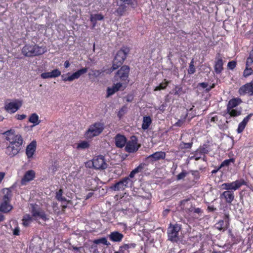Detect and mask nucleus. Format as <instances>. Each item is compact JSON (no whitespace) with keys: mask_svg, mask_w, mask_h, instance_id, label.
Masks as SVG:
<instances>
[{"mask_svg":"<svg viewBox=\"0 0 253 253\" xmlns=\"http://www.w3.org/2000/svg\"><path fill=\"white\" fill-rule=\"evenodd\" d=\"M93 245L91 246V248H94L95 250L97 249V244H102L106 246H109L110 243L107 241L105 237H102L99 239L94 240L92 241Z\"/></svg>","mask_w":253,"mask_h":253,"instance_id":"nucleus-26","label":"nucleus"},{"mask_svg":"<svg viewBox=\"0 0 253 253\" xmlns=\"http://www.w3.org/2000/svg\"><path fill=\"white\" fill-rule=\"evenodd\" d=\"M115 145L117 148H122L124 147L127 142L126 137L122 134L118 133L114 137Z\"/></svg>","mask_w":253,"mask_h":253,"instance_id":"nucleus-18","label":"nucleus"},{"mask_svg":"<svg viewBox=\"0 0 253 253\" xmlns=\"http://www.w3.org/2000/svg\"><path fill=\"white\" fill-rule=\"evenodd\" d=\"M242 102L241 99L236 98L230 100L228 103L227 110H230V109H233Z\"/></svg>","mask_w":253,"mask_h":253,"instance_id":"nucleus-30","label":"nucleus"},{"mask_svg":"<svg viewBox=\"0 0 253 253\" xmlns=\"http://www.w3.org/2000/svg\"><path fill=\"white\" fill-rule=\"evenodd\" d=\"M29 122L33 124L32 127L38 125L41 123L39 116L35 113H32L29 117Z\"/></svg>","mask_w":253,"mask_h":253,"instance_id":"nucleus-29","label":"nucleus"},{"mask_svg":"<svg viewBox=\"0 0 253 253\" xmlns=\"http://www.w3.org/2000/svg\"><path fill=\"white\" fill-rule=\"evenodd\" d=\"M152 123V120L149 116H144L143 119L142 128L143 130L147 129Z\"/></svg>","mask_w":253,"mask_h":253,"instance_id":"nucleus-31","label":"nucleus"},{"mask_svg":"<svg viewBox=\"0 0 253 253\" xmlns=\"http://www.w3.org/2000/svg\"><path fill=\"white\" fill-rule=\"evenodd\" d=\"M69 203H68L67 202H66V203L65 204H63V202H62V205H61V208H62V210L63 211H65V209L67 208L68 207V204H69ZM70 204H72V203H70Z\"/></svg>","mask_w":253,"mask_h":253,"instance_id":"nucleus-56","label":"nucleus"},{"mask_svg":"<svg viewBox=\"0 0 253 253\" xmlns=\"http://www.w3.org/2000/svg\"><path fill=\"white\" fill-rule=\"evenodd\" d=\"M253 73V70L252 68L251 67H247L246 66V69L244 71V76L245 77H247L250 75H251Z\"/></svg>","mask_w":253,"mask_h":253,"instance_id":"nucleus-41","label":"nucleus"},{"mask_svg":"<svg viewBox=\"0 0 253 253\" xmlns=\"http://www.w3.org/2000/svg\"><path fill=\"white\" fill-rule=\"evenodd\" d=\"M180 229V226L177 224L170 226L168 229L169 239L172 242H177L179 240L178 234Z\"/></svg>","mask_w":253,"mask_h":253,"instance_id":"nucleus-10","label":"nucleus"},{"mask_svg":"<svg viewBox=\"0 0 253 253\" xmlns=\"http://www.w3.org/2000/svg\"><path fill=\"white\" fill-rule=\"evenodd\" d=\"M236 63L235 61H232L230 62H229L228 63V67L230 69H233L236 67Z\"/></svg>","mask_w":253,"mask_h":253,"instance_id":"nucleus-51","label":"nucleus"},{"mask_svg":"<svg viewBox=\"0 0 253 253\" xmlns=\"http://www.w3.org/2000/svg\"><path fill=\"white\" fill-rule=\"evenodd\" d=\"M5 176V173L4 172H0V184L4 179Z\"/></svg>","mask_w":253,"mask_h":253,"instance_id":"nucleus-57","label":"nucleus"},{"mask_svg":"<svg viewBox=\"0 0 253 253\" xmlns=\"http://www.w3.org/2000/svg\"><path fill=\"white\" fill-rule=\"evenodd\" d=\"M216 227L219 230H224L228 227H226V223L224 224V221L223 220H221L216 224Z\"/></svg>","mask_w":253,"mask_h":253,"instance_id":"nucleus-35","label":"nucleus"},{"mask_svg":"<svg viewBox=\"0 0 253 253\" xmlns=\"http://www.w3.org/2000/svg\"><path fill=\"white\" fill-rule=\"evenodd\" d=\"M45 47L39 46L35 43L26 44L22 49V53L27 57L42 55L46 52Z\"/></svg>","mask_w":253,"mask_h":253,"instance_id":"nucleus-3","label":"nucleus"},{"mask_svg":"<svg viewBox=\"0 0 253 253\" xmlns=\"http://www.w3.org/2000/svg\"><path fill=\"white\" fill-rule=\"evenodd\" d=\"M166 156V154L164 152H159V159H164Z\"/></svg>","mask_w":253,"mask_h":253,"instance_id":"nucleus-58","label":"nucleus"},{"mask_svg":"<svg viewBox=\"0 0 253 253\" xmlns=\"http://www.w3.org/2000/svg\"><path fill=\"white\" fill-rule=\"evenodd\" d=\"M35 172L33 170L27 171L21 180V184L25 185L27 183L33 180L35 177Z\"/></svg>","mask_w":253,"mask_h":253,"instance_id":"nucleus-17","label":"nucleus"},{"mask_svg":"<svg viewBox=\"0 0 253 253\" xmlns=\"http://www.w3.org/2000/svg\"><path fill=\"white\" fill-rule=\"evenodd\" d=\"M133 99V96L132 95H127L126 97V101L128 102H130Z\"/></svg>","mask_w":253,"mask_h":253,"instance_id":"nucleus-54","label":"nucleus"},{"mask_svg":"<svg viewBox=\"0 0 253 253\" xmlns=\"http://www.w3.org/2000/svg\"><path fill=\"white\" fill-rule=\"evenodd\" d=\"M224 220L226 223V227H228L229 224V215L228 214H225L224 215Z\"/></svg>","mask_w":253,"mask_h":253,"instance_id":"nucleus-52","label":"nucleus"},{"mask_svg":"<svg viewBox=\"0 0 253 253\" xmlns=\"http://www.w3.org/2000/svg\"><path fill=\"white\" fill-rule=\"evenodd\" d=\"M2 193L4 194L2 198V202L10 203L12 197L11 190L9 188H3L2 189Z\"/></svg>","mask_w":253,"mask_h":253,"instance_id":"nucleus-24","label":"nucleus"},{"mask_svg":"<svg viewBox=\"0 0 253 253\" xmlns=\"http://www.w3.org/2000/svg\"><path fill=\"white\" fill-rule=\"evenodd\" d=\"M5 140L9 142L5 149V153L10 158L14 157L19 153L24 142L22 136L19 134H15L11 130L4 132Z\"/></svg>","mask_w":253,"mask_h":253,"instance_id":"nucleus-1","label":"nucleus"},{"mask_svg":"<svg viewBox=\"0 0 253 253\" xmlns=\"http://www.w3.org/2000/svg\"><path fill=\"white\" fill-rule=\"evenodd\" d=\"M103 72L102 70H91V73L88 74L89 76L91 77L92 76L94 78H97Z\"/></svg>","mask_w":253,"mask_h":253,"instance_id":"nucleus-33","label":"nucleus"},{"mask_svg":"<svg viewBox=\"0 0 253 253\" xmlns=\"http://www.w3.org/2000/svg\"><path fill=\"white\" fill-rule=\"evenodd\" d=\"M55 198L56 199L61 202H67L68 203H71V201L67 200V199L63 196V190L60 189L58 191L56 192Z\"/></svg>","mask_w":253,"mask_h":253,"instance_id":"nucleus-25","label":"nucleus"},{"mask_svg":"<svg viewBox=\"0 0 253 253\" xmlns=\"http://www.w3.org/2000/svg\"><path fill=\"white\" fill-rule=\"evenodd\" d=\"M22 105V101L18 99H15L14 101L5 103L4 109L8 113L11 114L14 113L19 109Z\"/></svg>","mask_w":253,"mask_h":253,"instance_id":"nucleus-11","label":"nucleus"},{"mask_svg":"<svg viewBox=\"0 0 253 253\" xmlns=\"http://www.w3.org/2000/svg\"><path fill=\"white\" fill-rule=\"evenodd\" d=\"M192 144H193L192 142H190V143L182 142L180 144V148L181 149H189V148H190L192 147Z\"/></svg>","mask_w":253,"mask_h":253,"instance_id":"nucleus-40","label":"nucleus"},{"mask_svg":"<svg viewBox=\"0 0 253 253\" xmlns=\"http://www.w3.org/2000/svg\"><path fill=\"white\" fill-rule=\"evenodd\" d=\"M169 83V81H168L166 80H164V82H162L161 83L159 84V90L161 89H165Z\"/></svg>","mask_w":253,"mask_h":253,"instance_id":"nucleus-42","label":"nucleus"},{"mask_svg":"<svg viewBox=\"0 0 253 253\" xmlns=\"http://www.w3.org/2000/svg\"><path fill=\"white\" fill-rule=\"evenodd\" d=\"M158 160V152H156L152 155L147 157L145 160V163H140L138 166L133 169L129 173V177L133 178L135 175L138 173H144L145 174H149L151 169L149 168V164H153Z\"/></svg>","mask_w":253,"mask_h":253,"instance_id":"nucleus-2","label":"nucleus"},{"mask_svg":"<svg viewBox=\"0 0 253 253\" xmlns=\"http://www.w3.org/2000/svg\"><path fill=\"white\" fill-rule=\"evenodd\" d=\"M19 232H20L19 229L18 227H17L14 229V230H13V233L14 235H19Z\"/></svg>","mask_w":253,"mask_h":253,"instance_id":"nucleus-59","label":"nucleus"},{"mask_svg":"<svg viewBox=\"0 0 253 253\" xmlns=\"http://www.w3.org/2000/svg\"><path fill=\"white\" fill-rule=\"evenodd\" d=\"M104 129V123L99 122H95L89 126L85 132V135L88 138H93L100 134Z\"/></svg>","mask_w":253,"mask_h":253,"instance_id":"nucleus-7","label":"nucleus"},{"mask_svg":"<svg viewBox=\"0 0 253 253\" xmlns=\"http://www.w3.org/2000/svg\"><path fill=\"white\" fill-rule=\"evenodd\" d=\"M252 114H250V115H248L246 118H245L244 119V120H243L242 122H244L247 125V123L248 122V121L250 119V118L252 117Z\"/></svg>","mask_w":253,"mask_h":253,"instance_id":"nucleus-53","label":"nucleus"},{"mask_svg":"<svg viewBox=\"0 0 253 253\" xmlns=\"http://www.w3.org/2000/svg\"><path fill=\"white\" fill-rule=\"evenodd\" d=\"M122 87L124 88L122 83H117L114 84L112 87H108L107 89V97L114 94L115 92L119 90ZM123 89H124V88Z\"/></svg>","mask_w":253,"mask_h":253,"instance_id":"nucleus-20","label":"nucleus"},{"mask_svg":"<svg viewBox=\"0 0 253 253\" xmlns=\"http://www.w3.org/2000/svg\"><path fill=\"white\" fill-rule=\"evenodd\" d=\"M108 237L111 241L120 242L122 241L124 238V235L118 231H114L111 232Z\"/></svg>","mask_w":253,"mask_h":253,"instance_id":"nucleus-21","label":"nucleus"},{"mask_svg":"<svg viewBox=\"0 0 253 253\" xmlns=\"http://www.w3.org/2000/svg\"><path fill=\"white\" fill-rule=\"evenodd\" d=\"M72 248L73 250H74L75 251H80L81 249H83V248L82 247H75V246H72Z\"/></svg>","mask_w":253,"mask_h":253,"instance_id":"nucleus-62","label":"nucleus"},{"mask_svg":"<svg viewBox=\"0 0 253 253\" xmlns=\"http://www.w3.org/2000/svg\"><path fill=\"white\" fill-rule=\"evenodd\" d=\"M23 225L26 227L30 225L32 221V218L29 214L25 215L22 219Z\"/></svg>","mask_w":253,"mask_h":253,"instance_id":"nucleus-32","label":"nucleus"},{"mask_svg":"<svg viewBox=\"0 0 253 253\" xmlns=\"http://www.w3.org/2000/svg\"><path fill=\"white\" fill-rule=\"evenodd\" d=\"M41 77L42 79H43L52 78L50 72L42 73V74H41Z\"/></svg>","mask_w":253,"mask_h":253,"instance_id":"nucleus-45","label":"nucleus"},{"mask_svg":"<svg viewBox=\"0 0 253 253\" xmlns=\"http://www.w3.org/2000/svg\"><path fill=\"white\" fill-rule=\"evenodd\" d=\"M246 126V124L244 122H241L238 126V128L237 129V131L238 133L242 132L243 130L244 129L245 126Z\"/></svg>","mask_w":253,"mask_h":253,"instance_id":"nucleus-43","label":"nucleus"},{"mask_svg":"<svg viewBox=\"0 0 253 253\" xmlns=\"http://www.w3.org/2000/svg\"><path fill=\"white\" fill-rule=\"evenodd\" d=\"M195 72V69L194 65V60H193V59H192L189 64V69L188 70V73L189 74H192L194 73Z\"/></svg>","mask_w":253,"mask_h":253,"instance_id":"nucleus-39","label":"nucleus"},{"mask_svg":"<svg viewBox=\"0 0 253 253\" xmlns=\"http://www.w3.org/2000/svg\"><path fill=\"white\" fill-rule=\"evenodd\" d=\"M200 152L202 153L206 154L208 152V150L206 148L203 147L201 148Z\"/></svg>","mask_w":253,"mask_h":253,"instance_id":"nucleus-61","label":"nucleus"},{"mask_svg":"<svg viewBox=\"0 0 253 253\" xmlns=\"http://www.w3.org/2000/svg\"><path fill=\"white\" fill-rule=\"evenodd\" d=\"M31 213L32 216L35 218H39L42 219L44 221H46L49 219L47 215L43 211L37 210L34 208L32 209Z\"/></svg>","mask_w":253,"mask_h":253,"instance_id":"nucleus-19","label":"nucleus"},{"mask_svg":"<svg viewBox=\"0 0 253 253\" xmlns=\"http://www.w3.org/2000/svg\"><path fill=\"white\" fill-rule=\"evenodd\" d=\"M70 63L69 61L68 60H66L64 64L65 68H67L70 66Z\"/></svg>","mask_w":253,"mask_h":253,"instance_id":"nucleus-63","label":"nucleus"},{"mask_svg":"<svg viewBox=\"0 0 253 253\" xmlns=\"http://www.w3.org/2000/svg\"><path fill=\"white\" fill-rule=\"evenodd\" d=\"M187 175V172L185 171H183L177 176V179L180 180L184 178Z\"/></svg>","mask_w":253,"mask_h":253,"instance_id":"nucleus-49","label":"nucleus"},{"mask_svg":"<svg viewBox=\"0 0 253 253\" xmlns=\"http://www.w3.org/2000/svg\"><path fill=\"white\" fill-rule=\"evenodd\" d=\"M125 150L129 153L136 152L140 147V145L138 143V139L136 136H131L129 140L126 142Z\"/></svg>","mask_w":253,"mask_h":253,"instance_id":"nucleus-9","label":"nucleus"},{"mask_svg":"<svg viewBox=\"0 0 253 253\" xmlns=\"http://www.w3.org/2000/svg\"><path fill=\"white\" fill-rule=\"evenodd\" d=\"M36 148L37 142L35 140L32 141L27 146L25 153L28 159L33 158V156L36 152Z\"/></svg>","mask_w":253,"mask_h":253,"instance_id":"nucleus-16","label":"nucleus"},{"mask_svg":"<svg viewBox=\"0 0 253 253\" xmlns=\"http://www.w3.org/2000/svg\"><path fill=\"white\" fill-rule=\"evenodd\" d=\"M138 5L137 0H119L115 13L119 16L124 15L130 8L135 9Z\"/></svg>","mask_w":253,"mask_h":253,"instance_id":"nucleus-4","label":"nucleus"},{"mask_svg":"<svg viewBox=\"0 0 253 253\" xmlns=\"http://www.w3.org/2000/svg\"><path fill=\"white\" fill-rule=\"evenodd\" d=\"M220 197L221 198H224L226 202L228 204H231L234 199V193L231 191L226 190L223 192Z\"/></svg>","mask_w":253,"mask_h":253,"instance_id":"nucleus-23","label":"nucleus"},{"mask_svg":"<svg viewBox=\"0 0 253 253\" xmlns=\"http://www.w3.org/2000/svg\"><path fill=\"white\" fill-rule=\"evenodd\" d=\"M189 211L190 212H193L194 213H198V214H199L202 212L200 208H194L193 207H191L189 209Z\"/></svg>","mask_w":253,"mask_h":253,"instance_id":"nucleus-48","label":"nucleus"},{"mask_svg":"<svg viewBox=\"0 0 253 253\" xmlns=\"http://www.w3.org/2000/svg\"><path fill=\"white\" fill-rule=\"evenodd\" d=\"M104 19V16L101 14H91L90 21L92 24V27L94 28L96 24L97 21H101Z\"/></svg>","mask_w":253,"mask_h":253,"instance_id":"nucleus-27","label":"nucleus"},{"mask_svg":"<svg viewBox=\"0 0 253 253\" xmlns=\"http://www.w3.org/2000/svg\"><path fill=\"white\" fill-rule=\"evenodd\" d=\"M129 51V48L125 46L117 51L113 61L112 66L113 70L117 69L123 65Z\"/></svg>","mask_w":253,"mask_h":253,"instance_id":"nucleus-5","label":"nucleus"},{"mask_svg":"<svg viewBox=\"0 0 253 253\" xmlns=\"http://www.w3.org/2000/svg\"><path fill=\"white\" fill-rule=\"evenodd\" d=\"M182 88L178 86H176L173 90V93L175 95H179L181 94Z\"/></svg>","mask_w":253,"mask_h":253,"instance_id":"nucleus-46","label":"nucleus"},{"mask_svg":"<svg viewBox=\"0 0 253 253\" xmlns=\"http://www.w3.org/2000/svg\"><path fill=\"white\" fill-rule=\"evenodd\" d=\"M87 71V68L86 67L83 68L81 69L78 70L75 73H73L72 75L66 77L64 75L61 76L62 79L64 82H72L75 79H79L82 75L86 73Z\"/></svg>","mask_w":253,"mask_h":253,"instance_id":"nucleus-13","label":"nucleus"},{"mask_svg":"<svg viewBox=\"0 0 253 253\" xmlns=\"http://www.w3.org/2000/svg\"><path fill=\"white\" fill-rule=\"evenodd\" d=\"M93 167L96 169H104L107 167V164L106 163L104 157L98 156L94 157L92 161Z\"/></svg>","mask_w":253,"mask_h":253,"instance_id":"nucleus-12","label":"nucleus"},{"mask_svg":"<svg viewBox=\"0 0 253 253\" xmlns=\"http://www.w3.org/2000/svg\"><path fill=\"white\" fill-rule=\"evenodd\" d=\"M227 113H229V114L231 117L238 116L241 114V111H238L234 109H230L229 111L228 110H227Z\"/></svg>","mask_w":253,"mask_h":253,"instance_id":"nucleus-34","label":"nucleus"},{"mask_svg":"<svg viewBox=\"0 0 253 253\" xmlns=\"http://www.w3.org/2000/svg\"><path fill=\"white\" fill-rule=\"evenodd\" d=\"M239 92L240 95H245L248 94L249 95H253V80L250 83L241 86L239 90Z\"/></svg>","mask_w":253,"mask_h":253,"instance_id":"nucleus-15","label":"nucleus"},{"mask_svg":"<svg viewBox=\"0 0 253 253\" xmlns=\"http://www.w3.org/2000/svg\"><path fill=\"white\" fill-rule=\"evenodd\" d=\"M13 207L8 202H2L0 205V211L3 213H8L12 210Z\"/></svg>","mask_w":253,"mask_h":253,"instance_id":"nucleus-28","label":"nucleus"},{"mask_svg":"<svg viewBox=\"0 0 253 253\" xmlns=\"http://www.w3.org/2000/svg\"><path fill=\"white\" fill-rule=\"evenodd\" d=\"M123 247V245L120 247L119 252H120L121 253H125V251L127 250L123 249L122 248Z\"/></svg>","mask_w":253,"mask_h":253,"instance_id":"nucleus-60","label":"nucleus"},{"mask_svg":"<svg viewBox=\"0 0 253 253\" xmlns=\"http://www.w3.org/2000/svg\"><path fill=\"white\" fill-rule=\"evenodd\" d=\"M136 247L135 243L126 244L123 245V249L128 250L130 248H134Z\"/></svg>","mask_w":253,"mask_h":253,"instance_id":"nucleus-44","label":"nucleus"},{"mask_svg":"<svg viewBox=\"0 0 253 253\" xmlns=\"http://www.w3.org/2000/svg\"><path fill=\"white\" fill-rule=\"evenodd\" d=\"M245 182L243 179L236 180L231 183H224L222 184L223 189L227 191L236 190L242 185L245 184Z\"/></svg>","mask_w":253,"mask_h":253,"instance_id":"nucleus-14","label":"nucleus"},{"mask_svg":"<svg viewBox=\"0 0 253 253\" xmlns=\"http://www.w3.org/2000/svg\"><path fill=\"white\" fill-rule=\"evenodd\" d=\"M234 162V159L233 158L229 159L228 160H224L222 163L221 164L219 169H221L222 167H227L232 162L233 163Z\"/></svg>","mask_w":253,"mask_h":253,"instance_id":"nucleus-36","label":"nucleus"},{"mask_svg":"<svg viewBox=\"0 0 253 253\" xmlns=\"http://www.w3.org/2000/svg\"><path fill=\"white\" fill-rule=\"evenodd\" d=\"M198 86L202 87L203 88H206L208 86V84L206 83H199Z\"/></svg>","mask_w":253,"mask_h":253,"instance_id":"nucleus-55","label":"nucleus"},{"mask_svg":"<svg viewBox=\"0 0 253 253\" xmlns=\"http://www.w3.org/2000/svg\"><path fill=\"white\" fill-rule=\"evenodd\" d=\"M128 176L125 177L121 179L118 182L112 184L110 188L111 190L114 191H120L124 190L126 188L130 187L133 185V181Z\"/></svg>","mask_w":253,"mask_h":253,"instance_id":"nucleus-8","label":"nucleus"},{"mask_svg":"<svg viewBox=\"0 0 253 253\" xmlns=\"http://www.w3.org/2000/svg\"><path fill=\"white\" fill-rule=\"evenodd\" d=\"M89 146V143L87 141H84L78 144L77 148L81 149H85L88 148Z\"/></svg>","mask_w":253,"mask_h":253,"instance_id":"nucleus-37","label":"nucleus"},{"mask_svg":"<svg viewBox=\"0 0 253 253\" xmlns=\"http://www.w3.org/2000/svg\"><path fill=\"white\" fill-rule=\"evenodd\" d=\"M51 76L52 78H56L61 75V72L57 69H54L50 72Z\"/></svg>","mask_w":253,"mask_h":253,"instance_id":"nucleus-38","label":"nucleus"},{"mask_svg":"<svg viewBox=\"0 0 253 253\" xmlns=\"http://www.w3.org/2000/svg\"><path fill=\"white\" fill-rule=\"evenodd\" d=\"M130 69L128 66H122L117 71L114 76V79L115 82L119 83H122L125 89L129 82V73Z\"/></svg>","mask_w":253,"mask_h":253,"instance_id":"nucleus-6","label":"nucleus"},{"mask_svg":"<svg viewBox=\"0 0 253 253\" xmlns=\"http://www.w3.org/2000/svg\"><path fill=\"white\" fill-rule=\"evenodd\" d=\"M93 193L92 192H89L88 193L86 197H85V199L87 200V199H89L90 197H91L93 195Z\"/></svg>","mask_w":253,"mask_h":253,"instance_id":"nucleus-64","label":"nucleus"},{"mask_svg":"<svg viewBox=\"0 0 253 253\" xmlns=\"http://www.w3.org/2000/svg\"><path fill=\"white\" fill-rule=\"evenodd\" d=\"M26 115L25 114H17L15 115V118L18 120H22L25 119L26 118Z\"/></svg>","mask_w":253,"mask_h":253,"instance_id":"nucleus-50","label":"nucleus"},{"mask_svg":"<svg viewBox=\"0 0 253 253\" xmlns=\"http://www.w3.org/2000/svg\"><path fill=\"white\" fill-rule=\"evenodd\" d=\"M246 66L247 67H251V68H253V60H252L249 57L247 59L246 61Z\"/></svg>","mask_w":253,"mask_h":253,"instance_id":"nucleus-47","label":"nucleus"},{"mask_svg":"<svg viewBox=\"0 0 253 253\" xmlns=\"http://www.w3.org/2000/svg\"><path fill=\"white\" fill-rule=\"evenodd\" d=\"M215 59L214 71L216 74H219L223 70V61L219 54L216 55Z\"/></svg>","mask_w":253,"mask_h":253,"instance_id":"nucleus-22","label":"nucleus"}]
</instances>
